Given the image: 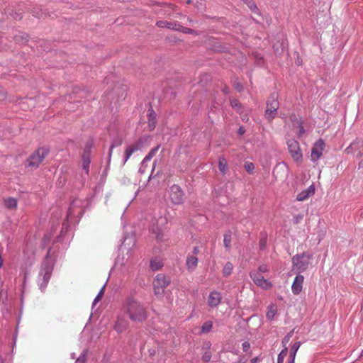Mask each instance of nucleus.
Returning <instances> with one entry per match:
<instances>
[{
  "mask_svg": "<svg viewBox=\"0 0 363 363\" xmlns=\"http://www.w3.org/2000/svg\"><path fill=\"white\" fill-rule=\"evenodd\" d=\"M109 164H110V163L108 162L107 167L105 168L104 171L103 172L102 176L106 174L107 171L109 169Z\"/></svg>",
  "mask_w": 363,
  "mask_h": 363,
  "instance_id": "62",
  "label": "nucleus"
},
{
  "mask_svg": "<svg viewBox=\"0 0 363 363\" xmlns=\"http://www.w3.org/2000/svg\"><path fill=\"white\" fill-rule=\"evenodd\" d=\"M169 277L164 274H157L152 281L154 294L156 296H162L166 287L170 284Z\"/></svg>",
  "mask_w": 363,
  "mask_h": 363,
  "instance_id": "4",
  "label": "nucleus"
},
{
  "mask_svg": "<svg viewBox=\"0 0 363 363\" xmlns=\"http://www.w3.org/2000/svg\"><path fill=\"white\" fill-rule=\"evenodd\" d=\"M325 147V143L322 139L316 141L311 150V160L316 162L323 155V152Z\"/></svg>",
  "mask_w": 363,
  "mask_h": 363,
  "instance_id": "14",
  "label": "nucleus"
},
{
  "mask_svg": "<svg viewBox=\"0 0 363 363\" xmlns=\"http://www.w3.org/2000/svg\"><path fill=\"white\" fill-rule=\"evenodd\" d=\"M7 97V92L4 88L0 86V101H4Z\"/></svg>",
  "mask_w": 363,
  "mask_h": 363,
  "instance_id": "45",
  "label": "nucleus"
},
{
  "mask_svg": "<svg viewBox=\"0 0 363 363\" xmlns=\"http://www.w3.org/2000/svg\"><path fill=\"white\" fill-rule=\"evenodd\" d=\"M290 337H291V335H290V334L287 335L284 338L283 342H284V343H287V342L289 341Z\"/></svg>",
  "mask_w": 363,
  "mask_h": 363,
  "instance_id": "60",
  "label": "nucleus"
},
{
  "mask_svg": "<svg viewBox=\"0 0 363 363\" xmlns=\"http://www.w3.org/2000/svg\"><path fill=\"white\" fill-rule=\"evenodd\" d=\"M303 219L302 215H298L294 217V223L295 224H298L300 223V221Z\"/></svg>",
  "mask_w": 363,
  "mask_h": 363,
  "instance_id": "52",
  "label": "nucleus"
},
{
  "mask_svg": "<svg viewBox=\"0 0 363 363\" xmlns=\"http://www.w3.org/2000/svg\"><path fill=\"white\" fill-rule=\"evenodd\" d=\"M296 354V352L291 350L290 356H289V358H290L289 363H294Z\"/></svg>",
  "mask_w": 363,
  "mask_h": 363,
  "instance_id": "54",
  "label": "nucleus"
},
{
  "mask_svg": "<svg viewBox=\"0 0 363 363\" xmlns=\"http://www.w3.org/2000/svg\"><path fill=\"white\" fill-rule=\"evenodd\" d=\"M86 352L84 351L78 357L74 363H86Z\"/></svg>",
  "mask_w": 363,
  "mask_h": 363,
  "instance_id": "40",
  "label": "nucleus"
},
{
  "mask_svg": "<svg viewBox=\"0 0 363 363\" xmlns=\"http://www.w3.org/2000/svg\"><path fill=\"white\" fill-rule=\"evenodd\" d=\"M279 106V104L277 96H272L267 100L264 116L269 122H272V120L275 118Z\"/></svg>",
  "mask_w": 363,
  "mask_h": 363,
  "instance_id": "8",
  "label": "nucleus"
},
{
  "mask_svg": "<svg viewBox=\"0 0 363 363\" xmlns=\"http://www.w3.org/2000/svg\"><path fill=\"white\" fill-rule=\"evenodd\" d=\"M169 199L172 203L182 204V187L177 184H173L169 190Z\"/></svg>",
  "mask_w": 363,
  "mask_h": 363,
  "instance_id": "12",
  "label": "nucleus"
},
{
  "mask_svg": "<svg viewBox=\"0 0 363 363\" xmlns=\"http://www.w3.org/2000/svg\"><path fill=\"white\" fill-rule=\"evenodd\" d=\"M73 206H74V201H72L67 210L66 218L62 223V226L61 228V231L59 235L56 237L55 242H63L66 234L70 230V224L72 222V220L74 216V211L73 210Z\"/></svg>",
  "mask_w": 363,
  "mask_h": 363,
  "instance_id": "5",
  "label": "nucleus"
},
{
  "mask_svg": "<svg viewBox=\"0 0 363 363\" xmlns=\"http://www.w3.org/2000/svg\"><path fill=\"white\" fill-rule=\"evenodd\" d=\"M211 344L210 342H205L203 345V349L208 350L211 348Z\"/></svg>",
  "mask_w": 363,
  "mask_h": 363,
  "instance_id": "55",
  "label": "nucleus"
},
{
  "mask_svg": "<svg viewBox=\"0 0 363 363\" xmlns=\"http://www.w3.org/2000/svg\"><path fill=\"white\" fill-rule=\"evenodd\" d=\"M222 299V296L220 292L213 291L211 292L208 298V304L210 307H217Z\"/></svg>",
  "mask_w": 363,
  "mask_h": 363,
  "instance_id": "19",
  "label": "nucleus"
},
{
  "mask_svg": "<svg viewBox=\"0 0 363 363\" xmlns=\"http://www.w3.org/2000/svg\"><path fill=\"white\" fill-rule=\"evenodd\" d=\"M160 144H158L155 147H152L148 153L145 156L142 162H140V167L139 168L138 172L140 174H144L145 172V168L147 167V162H149L152 157L155 155V154L157 152L159 149L160 148Z\"/></svg>",
  "mask_w": 363,
  "mask_h": 363,
  "instance_id": "15",
  "label": "nucleus"
},
{
  "mask_svg": "<svg viewBox=\"0 0 363 363\" xmlns=\"http://www.w3.org/2000/svg\"><path fill=\"white\" fill-rule=\"evenodd\" d=\"M129 321L123 315H118L114 321L113 329L121 335L126 331L129 328Z\"/></svg>",
  "mask_w": 363,
  "mask_h": 363,
  "instance_id": "11",
  "label": "nucleus"
},
{
  "mask_svg": "<svg viewBox=\"0 0 363 363\" xmlns=\"http://www.w3.org/2000/svg\"><path fill=\"white\" fill-rule=\"evenodd\" d=\"M84 210H81L80 212L79 213V218H78V220H77V223L79 222L80 219L84 216Z\"/></svg>",
  "mask_w": 363,
  "mask_h": 363,
  "instance_id": "59",
  "label": "nucleus"
},
{
  "mask_svg": "<svg viewBox=\"0 0 363 363\" xmlns=\"http://www.w3.org/2000/svg\"><path fill=\"white\" fill-rule=\"evenodd\" d=\"M199 0H196V2H194V1L187 0V1H186V3H187L188 4L193 3V4H195V6H198V4L199 3Z\"/></svg>",
  "mask_w": 363,
  "mask_h": 363,
  "instance_id": "61",
  "label": "nucleus"
},
{
  "mask_svg": "<svg viewBox=\"0 0 363 363\" xmlns=\"http://www.w3.org/2000/svg\"><path fill=\"white\" fill-rule=\"evenodd\" d=\"M287 352H288V350L286 347H285L284 350H282L281 351V352L278 355L277 363H283L284 362V359L286 357V356L287 355Z\"/></svg>",
  "mask_w": 363,
  "mask_h": 363,
  "instance_id": "37",
  "label": "nucleus"
},
{
  "mask_svg": "<svg viewBox=\"0 0 363 363\" xmlns=\"http://www.w3.org/2000/svg\"><path fill=\"white\" fill-rule=\"evenodd\" d=\"M152 233L155 235L157 242H162L164 239V234L162 230L159 227H155L152 229Z\"/></svg>",
  "mask_w": 363,
  "mask_h": 363,
  "instance_id": "29",
  "label": "nucleus"
},
{
  "mask_svg": "<svg viewBox=\"0 0 363 363\" xmlns=\"http://www.w3.org/2000/svg\"><path fill=\"white\" fill-rule=\"evenodd\" d=\"M267 237L263 235L261 237L259 242V246L260 250H264L267 246Z\"/></svg>",
  "mask_w": 363,
  "mask_h": 363,
  "instance_id": "42",
  "label": "nucleus"
},
{
  "mask_svg": "<svg viewBox=\"0 0 363 363\" xmlns=\"http://www.w3.org/2000/svg\"><path fill=\"white\" fill-rule=\"evenodd\" d=\"M258 362V357L252 358L250 361L251 363H257Z\"/></svg>",
  "mask_w": 363,
  "mask_h": 363,
  "instance_id": "63",
  "label": "nucleus"
},
{
  "mask_svg": "<svg viewBox=\"0 0 363 363\" xmlns=\"http://www.w3.org/2000/svg\"><path fill=\"white\" fill-rule=\"evenodd\" d=\"M250 275L254 283L262 289L267 290L271 289L272 286V283L267 279H264L260 273L253 272H250Z\"/></svg>",
  "mask_w": 363,
  "mask_h": 363,
  "instance_id": "10",
  "label": "nucleus"
},
{
  "mask_svg": "<svg viewBox=\"0 0 363 363\" xmlns=\"http://www.w3.org/2000/svg\"><path fill=\"white\" fill-rule=\"evenodd\" d=\"M122 308L133 323H143L148 318V312L145 305L135 297V292H131L125 297Z\"/></svg>",
  "mask_w": 363,
  "mask_h": 363,
  "instance_id": "1",
  "label": "nucleus"
},
{
  "mask_svg": "<svg viewBox=\"0 0 363 363\" xmlns=\"http://www.w3.org/2000/svg\"><path fill=\"white\" fill-rule=\"evenodd\" d=\"M315 193V188L312 185L309 186L307 189L302 191L300 192L296 197V199L299 201H303L309 198L310 196L313 195Z\"/></svg>",
  "mask_w": 363,
  "mask_h": 363,
  "instance_id": "24",
  "label": "nucleus"
},
{
  "mask_svg": "<svg viewBox=\"0 0 363 363\" xmlns=\"http://www.w3.org/2000/svg\"><path fill=\"white\" fill-rule=\"evenodd\" d=\"M297 125H298L297 127L298 128V136L302 137L303 135L305 133V129L301 123L299 124H298Z\"/></svg>",
  "mask_w": 363,
  "mask_h": 363,
  "instance_id": "48",
  "label": "nucleus"
},
{
  "mask_svg": "<svg viewBox=\"0 0 363 363\" xmlns=\"http://www.w3.org/2000/svg\"><path fill=\"white\" fill-rule=\"evenodd\" d=\"M227 160L223 156H221L218 159V169L223 173L225 174L227 172Z\"/></svg>",
  "mask_w": 363,
  "mask_h": 363,
  "instance_id": "28",
  "label": "nucleus"
},
{
  "mask_svg": "<svg viewBox=\"0 0 363 363\" xmlns=\"http://www.w3.org/2000/svg\"><path fill=\"white\" fill-rule=\"evenodd\" d=\"M245 169L250 174L253 173V171L255 169V166L252 162H246L244 165Z\"/></svg>",
  "mask_w": 363,
  "mask_h": 363,
  "instance_id": "38",
  "label": "nucleus"
},
{
  "mask_svg": "<svg viewBox=\"0 0 363 363\" xmlns=\"http://www.w3.org/2000/svg\"><path fill=\"white\" fill-rule=\"evenodd\" d=\"M156 25L161 28H167L174 30L182 31V24L167 21H158Z\"/></svg>",
  "mask_w": 363,
  "mask_h": 363,
  "instance_id": "18",
  "label": "nucleus"
},
{
  "mask_svg": "<svg viewBox=\"0 0 363 363\" xmlns=\"http://www.w3.org/2000/svg\"><path fill=\"white\" fill-rule=\"evenodd\" d=\"M149 136L150 135H144L139 138V139L134 145L128 146L125 148L123 158V164L127 162V161L135 151L140 150L144 146L147 139L149 138Z\"/></svg>",
  "mask_w": 363,
  "mask_h": 363,
  "instance_id": "7",
  "label": "nucleus"
},
{
  "mask_svg": "<svg viewBox=\"0 0 363 363\" xmlns=\"http://www.w3.org/2000/svg\"><path fill=\"white\" fill-rule=\"evenodd\" d=\"M4 263V259L1 257V255L0 254V269L2 267Z\"/></svg>",
  "mask_w": 363,
  "mask_h": 363,
  "instance_id": "64",
  "label": "nucleus"
},
{
  "mask_svg": "<svg viewBox=\"0 0 363 363\" xmlns=\"http://www.w3.org/2000/svg\"><path fill=\"white\" fill-rule=\"evenodd\" d=\"M243 1L245 2V4H246L248 6V7L252 11L257 9V6H256L255 2L253 1V0H243Z\"/></svg>",
  "mask_w": 363,
  "mask_h": 363,
  "instance_id": "46",
  "label": "nucleus"
},
{
  "mask_svg": "<svg viewBox=\"0 0 363 363\" xmlns=\"http://www.w3.org/2000/svg\"><path fill=\"white\" fill-rule=\"evenodd\" d=\"M277 313V307L274 304H271L267 308V311L266 313V317L269 320H272L274 319V316Z\"/></svg>",
  "mask_w": 363,
  "mask_h": 363,
  "instance_id": "26",
  "label": "nucleus"
},
{
  "mask_svg": "<svg viewBox=\"0 0 363 363\" xmlns=\"http://www.w3.org/2000/svg\"><path fill=\"white\" fill-rule=\"evenodd\" d=\"M149 267L152 271L156 272L161 269L164 267V263L160 258L155 257L150 260Z\"/></svg>",
  "mask_w": 363,
  "mask_h": 363,
  "instance_id": "25",
  "label": "nucleus"
},
{
  "mask_svg": "<svg viewBox=\"0 0 363 363\" xmlns=\"http://www.w3.org/2000/svg\"><path fill=\"white\" fill-rule=\"evenodd\" d=\"M148 354H149V356L150 357H154L155 355L156 351H155V349L150 348V349L148 350Z\"/></svg>",
  "mask_w": 363,
  "mask_h": 363,
  "instance_id": "56",
  "label": "nucleus"
},
{
  "mask_svg": "<svg viewBox=\"0 0 363 363\" xmlns=\"http://www.w3.org/2000/svg\"><path fill=\"white\" fill-rule=\"evenodd\" d=\"M17 336H18V328H16V333L13 337V339H12V343H11V352L12 354L14 352V348L16 347V340H17Z\"/></svg>",
  "mask_w": 363,
  "mask_h": 363,
  "instance_id": "44",
  "label": "nucleus"
},
{
  "mask_svg": "<svg viewBox=\"0 0 363 363\" xmlns=\"http://www.w3.org/2000/svg\"><path fill=\"white\" fill-rule=\"evenodd\" d=\"M290 120L293 122L294 126L300 123L296 115L292 114L290 116Z\"/></svg>",
  "mask_w": 363,
  "mask_h": 363,
  "instance_id": "49",
  "label": "nucleus"
},
{
  "mask_svg": "<svg viewBox=\"0 0 363 363\" xmlns=\"http://www.w3.org/2000/svg\"><path fill=\"white\" fill-rule=\"evenodd\" d=\"M51 250L52 247H50L38 272L37 284L42 293H45L55 266L56 257L52 255Z\"/></svg>",
  "mask_w": 363,
  "mask_h": 363,
  "instance_id": "2",
  "label": "nucleus"
},
{
  "mask_svg": "<svg viewBox=\"0 0 363 363\" xmlns=\"http://www.w3.org/2000/svg\"><path fill=\"white\" fill-rule=\"evenodd\" d=\"M212 327H213V322L210 321V320L206 321L202 325V326L201 328V331L203 333H207L211 330Z\"/></svg>",
  "mask_w": 363,
  "mask_h": 363,
  "instance_id": "35",
  "label": "nucleus"
},
{
  "mask_svg": "<svg viewBox=\"0 0 363 363\" xmlns=\"http://www.w3.org/2000/svg\"><path fill=\"white\" fill-rule=\"evenodd\" d=\"M233 269V264L230 262H227L223 269V274L225 277H228L231 274Z\"/></svg>",
  "mask_w": 363,
  "mask_h": 363,
  "instance_id": "34",
  "label": "nucleus"
},
{
  "mask_svg": "<svg viewBox=\"0 0 363 363\" xmlns=\"http://www.w3.org/2000/svg\"><path fill=\"white\" fill-rule=\"evenodd\" d=\"M362 148L363 149V142H354L352 143L348 147H347L346 151L349 152H352L353 150L357 149V148Z\"/></svg>",
  "mask_w": 363,
  "mask_h": 363,
  "instance_id": "33",
  "label": "nucleus"
},
{
  "mask_svg": "<svg viewBox=\"0 0 363 363\" xmlns=\"http://www.w3.org/2000/svg\"><path fill=\"white\" fill-rule=\"evenodd\" d=\"M303 281L304 277L303 275L299 274L295 277L291 286V290L294 294L298 295L301 293L303 288Z\"/></svg>",
  "mask_w": 363,
  "mask_h": 363,
  "instance_id": "20",
  "label": "nucleus"
},
{
  "mask_svg": "<svg viewBox=\"0 0 363 363\" xmlns=\"http://www.w3.org/2000/svg\"><path fill=\"white\" fill-rule=\"evenodd\" d=\"M28 278V272L27 271L23 272V283H22V289H21V302L23 305V299L24 296L23 294L25 293L26 282Z\"/></svg>",
  "mask_w": 363,
  "mask_h": 363,
  "instance_id": "30",
  "label": "nucleus"
},
{
  "mask_svg": "<svg viewBox=\"0 0 363 363\" xmlns=\"http://www.w3.org/2000/svg\"><path fill=\"white\" fill-rule=\"evenodd\" d=\"M268 270L269 269H268L267 266L265 264H263V265H261L259 267L257 272H259H259H268Z\"/></svg>",
  "mask_w": 363,
  "mask_h": 363,
  "instance_id": "51",
  "label": "nucleus"
},
{
  "mask_svg": "<svg viewBox=\"0 0 363 363\" xmlns=\"http://www.w3.org/2000/svg\"><path fill=\"white\" fill-rule=\"evenodd\" d=\"M211 358V352L208 350L206 351L203 354V356H202V359L206 362H208L210 361Z\"/></svg>",
  "mask_w": 363,
  "mask_h": 363,
  "instance_id": "47",
  "label": "nucleus"
},
{
  "mask_svg": "<svg viewBox=\"0 0 363 363\" xmlns=\"http://www.w3.org/2000/svg\"><path fill=\"white\" fill-rule=\"evenodd\" d=\"M32 14L34 17L40 18L42 16L41 9L39 7L33 8L32 11Z\"/></svg>",
  "mask_w": 363,
  "mask_h": 363,
  "instance_id": "43",
  "label": "nucleus"
},
{
  "mask_svg": "<svg viewBox=\"0 0 363 363\" xmlns=\"http://www.w3.org/2000/svg\"><path fill=\"white\" fill-rule=\"evenodd\" d=\"M13 39L15 43L23 46L29 41L30 36L25 32H20L18 34L14 35Z\"/></svg>",
  "mask_w": 363,
  "mask_h": 363,
  "instance_id": "22",
  "label": "nucleus"
},
{
  "mask_svg": "<svg viewBox=\"0 0 363 363\" xmlns=\"http://www.w3.org/2000/svg\"><path fill=\"white\" fill-rule=\"evenodd\" d=\"M125 264V257L124 256L121 257L120 255L117 256V257L115 259L114 262V267L116 265H120L121 267L123 266Z\"/></svg>",
  "mask_w": 363,
  "mask_h": 363,
  "instance_id": "39",
  "label": "nucleus"
},
{
  "mask_svg": "<svg viewBox=\"0 0 363 363\" xmlns=\"http://www.w3.org/2000/svg\"><path fill=\"white\" fill-rule=\"evenodd\" d=\"M148 105L149 108L147 111V117L148 119L147 129L149 131H152L156 127L157 116L151 103H149Z\"/></svg>",
  "mask_w": 363,
  "mask_h": 363,
  "instance_id": "16",
  "label": "nucleus"
},
{
  "mask_svg": "<svg viewBox=\"0 0 363 363\" xmlns=\"http://www.w3.org/2000/svg\"><path fill=\"white\" fill-rule=\"evenodd\" d=\"M18 205V201L14 197H9L5 200V206L8 209L16 208Z\"/></svg>",
  "mask_w": 363,
  "mask_h": 363,
  "instance_id": "27",
  "label": "nucleus"
},
{
  "mask_svg": "<svg viewBox=\"0 0 363 363\" xmlns=\"http://www.w3.org/2000/svg\"><path fill=\"white\" fill-rule=\"evenodd\" d=\"M122 143H123L122 138L118 136L115 137L111 140L109 150L108 152L107 162H108V163L111 162L113 149L117 147L121 146Z\"/></svg>",
  "mask_w": 363,
  "mask_h": 363,
  "instance_id": "21",
  "label": "nucleus"
},
{
  "mask_svg": "<svg viewBox=\"0 0 363 363\" xmlns=\"http://www.w3.org/2000/svg\"><path fill=\"white\" fill-rule=\"evenodd\" d=\"M106 284L102 286V288L100 289L97 295L95 296L92 304H91V309H94V306L96 305V303L100 301L104 296V288H105Z\"/></svg>",
  "mask_w": 363,
  "mask_h": 363,
  "instance_id": "32",
  "label": "nucleus"
},
{
  "mask_svg": "<svg viewBox=\"0 0 363 363\" xmlns=\"http://www.w3.org/2000/svg\"><path fill=\"white\" fill-rule=\"evenodd\" d=\"M242 350L243 351H247L250 347V344L248 342H244L242 344Z\"/></svg>",
  "mask_w": 363,
  "mask_h": 363,
  "instance_id": "53",
  "label": "nucleus"
},
{
  "mask_svg": "<svg viewBox=\"0 0 363 363\" xmlns=\"http://www.w3.org/2000/svg\"><path fill=\"white\" fill-rule=\"evenodd\" d=\"M199 252V250L196 247L194 248V255L188 256L186 258V267L188 269L193 270L194 269L198 264V258L196 257V255Z\"/></svg>",
  "mask_w": 363,
  "mask_h": 363,
  "instance_id": "23",
  "label": "nucleus"
},
{
  "mask_svg": "<svg viewBox=\"0 0 363 363\" xmlns=\"http://www.w3.org/2000/svg\"><path fill=\"white\" fill-rule=\"evenodd\" d=\"M123 238V241L122 244L118 247V251H122L123 252L124 250H126V254L129 255L135 246L134 235L133 234L130 235L128 234H125Z\"/></svg>",
  "mask_w": 363,
  "mask_h": 363,
  "instance_id": "13",
  "label": "nucleus"
},
{
  "mask_svg": "<svg viewBox=\"0 0 363 363\" xmlns=\"http://www.w3.org/2000/svg\"><path fill=\"white\" fill-rule=\"evenodd\" d=\"M94 146V139L93 137H89V139L86 141L83 153L81 156V158L84 159H91V152L92 149Z\"/></svg>",
  "mask_w": 363,
  "mask_h": 363,
  "instance_id": "17",
  "label": "nucleus"
},
{
  "mask_svg": "<svg viewBox=\"0 0 363 363\" xmlns=\"http://www.w3.org/2000/svg\"><path fill=\"white\" fill-rule=\"evenodd\" d=\"M311 256L306 253H303L301 255H298L294 256L292 258V262L294 266L296 267V269L298 272H304L309 266L310 259Z\"/></svg>",
  "mask_w": 363,
  "mask_h": 363,
  "instance_id": "9",
  "label": "nucleus"
},
{
  "mask_svg": "<svg viewBox=\"0 0 363 363\" xmlns=\"http://www.w3.org/2000/svg\"><path fill=\"white\" fill-rule=\"evenodd\" d=\"M300 345H301V344H300V342H295V343L292 345L291 350V351H294V352H297L298 350V349H299V347H300Z\"/></svg>",
  "mask_w": 363,
  "mask_h": 363,
  "instance_id": "50",
  "label": "nucleus"
},
{
  "mask_svg": "<svg viewBox=\"0 0 363 363\" xmlns=\"http://www.w3.org/2000/svg\"><path fill=\"white\" fill-rule=\"evenodd\" d=\"M13 17L15 18V19H22L23 16H22V13H17V12H15L14 15L13 16Z\"/></svg>",
  "mask_w": 363,
  "mask_h": 363,
  "instance_id": "57",
  "label": "nucleus"
},
{
  "mask_svg": "<svg viewBox=\"0 0 363 363\" xmlns=\"http://www.w3.org/2000/svg\"><path fill=\"white\" fill-rule=\"evenodd\" d=\"M49 152L50 148L48 147L43 146L37 148L26 160L24 162L25 168L38 169Z\"/></svg>",
  "mask_w": 363,
  "mask_h": 363,
  "instance_id": "3",
  "label": "nucleus"
},
{
  "mask_svg": "<svg viewBox=\"0 0 363 363\" xmlns=\"http://www.w3.org/2000/svg\"><path fill=\"white\" fill-rule=\"evenodd\" d=\"M286 143L288 151L293 160L298 165H300L303 162V153L298 142L294 139H290L287 140Z\"/></svg>",
  "mask_w": 363,
  "mask_h": 363,
  "instance_id": "6",
  "label": "nucleus"
},
{
  "mask_svg": "<svg viewBox=\"0 0 363 363\" xmlns=\"http://www.w3.org/2000/svg\"><path fill=\"white\" fill-rule=\"evenodd\" d=\"M230 104H231V106L234 108H236V107H238L239 106V104H238V101L235 99H233L230 101Z\"/></svg>",
  "mask_w": 363,
  "mask_h": 363,
  "instance_id": "58",
  "label": "nucleus"
},
{
  "mask_svg": "<svg viewBox=\"0 0 363 363\" xmlns=\"http://www.w3.org/2000/svg\"><path fill=\"white\" fill-rule=\"evenodd\" d=\"M82 160V169L84 172V174L88 176L89 174V167L91 164V159L81 158Z\"/></svg>",
  "mask_w": 363,
  "mask_h": 363,
  "instance_id": "31",
  "label": "nucleus"
},
{
  "mask_svg": "<svg viewBox=\"0 0 363 363\" xmlns=\"http://www.w3.org/2000/svg\"><path fill=\"white\" fill-rule=\"evenodd\" d=\"M231 241H232L231 234L230 233L225 234L224 235V238H223V242H224L225 247L227 249H230V248Z\"/></svg>",
  "mask_w": 363,
  "mask_h": 363,
  "instance_id": "36",
  "label": "nucleus"
},
{
  "mask_svg": "<svg viewBox=\"0 0 363 363\" xmlns=\"http://www.w3.org/2000/svg\"><path fill=\"white\" fill-rule=\"evenodd\" d=\"M52 237V233H47L43 237V239L42 241L43 245L45 246L47 244H48L50 242Z\"/></svg>",
  "mask_w": 363,
  "mask_h": 363,
  "instance_id": "41",
  "label": "nucleus"
}]
</instances>
